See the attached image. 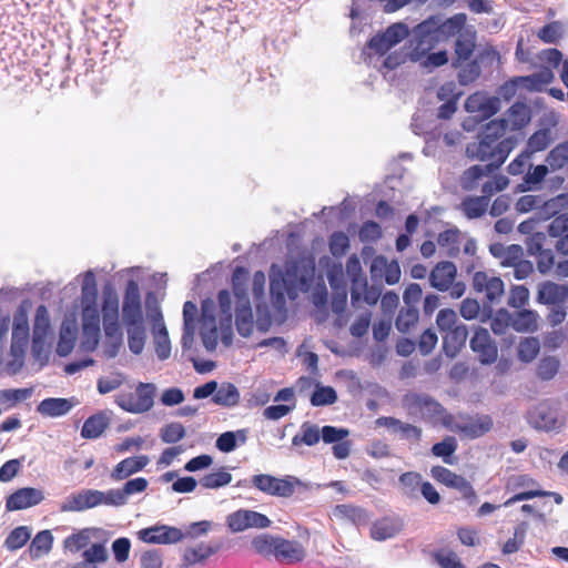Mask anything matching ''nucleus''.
Masks as SVG:
<instances>
[{
  "mask_svg": "<svg viewBox=\"0 0 568 568\" xmlns=\"http://www.w3.org/2000/svg\"><path fill=\"white\" fill-rule=\"evenodd\" d=\"M513 148L514 140L511 138H505L496 143L494 140L481 136L478 142L468 143L466 146L467 156L485 164L470 166L465 171L464 178H503L498 174V170L505 163Z\"/></svg>",
  "mask_w": 568,
  "mask_h": 568,
  "instance_id": "nucleus-1",
  "label": "nucleus"
},
{
  "mask_svg": "<svg viewBox=\"0 0 568 568\" xmlns=\"http://www.w3.org/2000/svg\"><path fill=\"white\" fill-rule=\"evenodd\" d=\"M253 544L258 551L272 552L276 559L291 564L298 562L305 557V550L297 541L283 538L260 537L254 539Z\"/></svg>",
  "mask_w": 568,
  "mask_h": 568,
  "instance_id": "nucleus-2",
  "label": "nucleus"
},
{
  "mask_svg": "<svg viewBox=\"0 0 568 568\" xmlns=\"http://www.w3.org/2000/svg\"><path fill=\"white\" fill-rule=\"evenodd\" d=\"M471 285L475 293L480 296L484 308L499 304L505 293L503 280L484 271L474 273Z\"/></svg>",
  "mask_w": 568,
  "mask_h": 568,
  "instance_id": "nucleus-3",
  "label": "nucleus"
},
{
  "mask_svg": "<svg viewBox=\"0 0 568 568\" xmlns=\"http://www.w3.org/2000/svg\"><path fill=\"white\" fill-rule=\"evenodd\" d=\"M541 209V214L546 219L556 215L559 211L568 209V192L557 194L547 199L542 194H527L523 195L517 201V209L520 212H529L535 209Z\"/></svg>",
  "mask_w": 568,
  "mask_h": 568,
  "instance_id": "nucleus-4",
  "label": "nucleus"
},
{
  "mask_svg": "<svg viewBox=\"0 0 568 568\" xmlns=\"http://www.w3.org/2000/svg\"><path fill=\"white\" fill-rule=\"evenodd\" d=\"M457 276V267L453 262L443 261L437 263L429 274V283L432 287L440 292L450 290V296L459 298L465 292L463 283H455Z\"/></svg>",
  "mask_w": 568,
  "mask_h": 568,
  "instance_id": "nucleus-5",
  "label": "nucleus"
},
{
  "mask_svg": "<svg viewBox=\"0 0 568 568\" xmlns=\"http://www.w3.org/2000/svg\"><path fill=\"white\" fill-rule=\"evenodd\" d=\"M154 395L155 387L153 384L139 383L134 393L121 394L115 402L123 410L140 414L152 408Z\"/></svg>",
  "mask_w": 568,
  "mask_h": 568,
  "instance_id": "nucleus-6",
  "label": "nucleus"
},
{
  "mask_svg": "<svg viewBox=\"0 0 568 568\" xmlns=\"http://www.w3.org/2000/svg\"><path fill=\"white\" fill-rule=\"evenodd\" d=\"M545 242L542 232H535L525 241L528 255L536 258L537 271L542 275L549 274L555 267V254L551 248L544 247Z\"/></svg>",
  "mask_w": 568,
  "mask_h": 568,
  "instance_id": "nucleus-7",
  "label": "nucleus"
},
{
  "mask_svg": "<svg viewBox=\"0 0 568 568\" xmlns=\"http://www.w3.org/2000/svg\"><path fill=\"white\" fill-rule=\"evenodd\" d=\"M297 262H294L286 267L285 274L271 277L270 292L275 303H284L285 295L292 296V288L306 283L304 276L297 277Z\"/></svg>",
  "mask_w": 568,
  "mask_h": 568,
  "instance_id": "nucleus-8",
  "label": "nucleus"
},
{
  "mask_svg": "<svg viewBox=\"0 0 568 568\" xmlns=\"http://www.w3.org/2000/svg\"><path fill=\"white\" fill-rule=\"evenodd\" d=\"M432 21H423L415 28V37L412 40L409 57L413 61H422L424 57L440 43L433 30Z\"/></svg>",
  "mask_w": 568,
  "mask_h": 568,
  "instance_id": "nucleus-9",
  "label": "nucleus"
},
{
  "mask_svg": "<svg viewBox=\"0 0 568 568\" xmlns=\"http://www.w3.org/2000/svg\"><path fill=\"white\" fill-rule=\"evenodd\" d=\"M136 536L142 542L155 545L178 544L185 538L180 528L166 525H155L140 529Z\"/></svg>",
  "mask_w": 568,
  "mask_h": 568,
  "instance_id": "nucleus-10",
  "label": "nucleus"
},
{
  "mask_svg": "<svg viewBox=\"0 0 568 568\" xmlns=\"http://www.w3.org/2000/svg\"><path fill=\"white\" fill-rule=\"evenodd\" d=\"M403 403L409 414L419 415L424 419L438 418L444 412L443 406L428 395L406 394Z\"/></svg>",
  "mask_w": 568,
  "mask_h": 568,
  "instance_id": "nucleus-11",
  "label": "nucleus"
},
{
  "mask_svg": "<svg viewBox=\"0 0 568 568\" xmlns=\"http://www.w3.org/2000/svg\"><path fill=\"white\" fill-rule=\"evenodd\" d=\"M102 491L82 489L70 494L59 506L61 513H81L101 505Z\"/></svg>",
  "mask_w": 568,
  "mask_h": 568,
  "instance_id": "nucleus-12",
  "label": "nucleus"
},
{
  "mask_svg": "<svg viewBox=\"0 0 568 568\" xmlns=\"http://www.w3.org/2000/svg\"><path fill=\"white\" fill-rule=\"evenodd\" d=\"M527 420L536 429L551 432L560 427L557 409L548 402H541L527 413Z\"/></svg>",
  "mask_w": 568,
  "mask_h": 568,
  "instance_id": "nucleus-13",
  "label": "nucleus"
},
{
  "mask_svg": "<svg viewBox=\"0 0 568 568\" xmlns=\"http://www.w3.org/2000/svg\"><path fill=\"white\" fill-rule=\"evenodd\" d=\"M251 484L260 491L271 496L291 497L295 491V486L292 481L267 474L254 475L251 478Z\"/></svg>",
  "mask_w": 568,
  "mask_h": 568,
  "instance_id": "nucleus-14",
  "label": "nucleus"
},
{
  "mask_svg": "<svg viewBox=\"0 0 568 568\" xmlns=\"http://www.w3.org/2000/svg\"><path fill=\"white\" fill-rule=\"evenodd\" d=\"M229 528L234 532L244 531L247 528H266L271 520L263 514L254 510L240 509L230 514L226 518Z\"/></svg>",
  "mask_w": 568,
  "mask_h": 568,
  "instance_id": "nucleus-15",
  "label": "nucleus"
},
{
  "mask_svg": "<svg viewBox=\"0 0 568 568\" xmlns=\"http://www.w3.org/2000/svg\"><path fill=\"white\" fill-rule=\"evenodd\" d=\"M470 348L481 364H491L498 357V349L486 328L478 327L470 338Z\"/></svg>",
  "mask_w": 568,
  "mask_h": 568,
  "instance_id": "nucleus-16",
  "label": "nucleus"
},
{
  "mask_svg": "<svg viewBox=\"0 0 568 568\" xmlns=\"http://www.w3.org/2000/svg\"><path fill=\"white\" fill-rule=\"evenodd\" d=\"M44 499V494L39 488L23 487L9 495L6 499L8 511L22 510L39 505Z\"/></svg>",
  "mask_w": 568,
  "mask_h": 568,
  "instance_id": "nucleus-17",
  "label": "nucleus"
},
{
  "mask_svg": "<svg viewBox=\"0 0 568 568\" xmlns=\"http://www.w3.org/2000/svg\"><path fill=\"white\" fill-rule=\"evenodd\" d=\"M499 104L498 98L475 92L466 99L465 109L469 113H476L479 120H486L498 112Z\"/></svg>",
  "mask_w": 568,
  "mask_h": 568,
  "instance_id": "nucleus-18",
  "label": "nucleus"
},
{
  "mask_svg": "<svg viewBox=\"0 0 568 568\" xmlns=\"http://www.w3.org/2000/svg\"><path fill=\"white\" fill-rule=\"evenodd\" d=\"M426 20L434 23L433 30L439 41L445 42L452 37H458L459 33H464L463 29L466 24L467 17L465 13H457L446 20H442L439 17H430Z\"/></svg>",
  "mask_w": 568,
  "mask_h": 568,
  "instance_id": "nucleus-19",
  "label": "nucleus"
},
{
  "mask_svg": "<svg viewBox=\"0 0 568 568\" xmlns=\"http://www.w3.org/2000/svg\"><path fill=\"white\" fill-rule=\"evenodd\" d=\"M200 323H201L200 335H201L203 345L207 351L212 352L217 346L219 333H217L215 316L213 314V306L206 302L202 304Z\"/></svg>",
  "mask_w": 568,
  "mask_h": 568,
  "instance_id": "nucleus-20",
  "label": "nucleus"
},
{
  "mask_svg": "<svg viewBox=\"0 0 568 568\" xmlns=\"http://www.w3.org/2000/svg\"><path fill=\"white\" fill-rule=\"evenodd\" d=\"M568 300V285L545 281L539 284L537 302L545 305H564Z\"/></svg>",
  "mask_w": 568,
  "mask_h": 568,
  "instance_id": "nucleus-21",
  "label": "nucleus"
},
{
  "mask_svg": "<svg viewBox=\"0 0 568 568\" xmlns=\"http://www.w3.org/2000/svg\"><path fill=\"white\" fill-rule=\"evenodd\" d=\"M328 282L334 291L332 298V311L335 314H342L345 311L347 303L346 285L343 282V267L342 264L334 265L328 273Z\"/></svg>",
  "mask_w": 568,
  "mask_h": 568,
  "instance_id": "nucleus-22",
  "label": "nucleus"
},
{
  "mask_svg": "<svg viewBox=\"0 0 568 568\" xmlns=\"http://www.w3.org/2000/svg\"><path fill=\"white\" fill-rule=\"evenodd\" d=\"M376 425L390 429L394 434H398L402 439L418 443L422 438V428L409 423H404L392 416H382L376 419Z\"/></svg>",
  "mask_w": 568,
  "mask_h": 568,
  "instance_id": "nucleus-23",
  "label": "nucleus"
},
{
  "mask_svg": "<svg viewBox=\"0 0 568 568\" xmlns=\"http://www.w3.org/2000/svg\"><path fill=\"white\" fill-rule=\"evenodd\" d=\"M235 326L243 337H248L253 332L254 321L248 294H242L236 298Z\"/></svg>",
  "mask_w": 568,
  "mask_h": 568,
  "instance_id": "nucleus-24",
  "label": "nucleus"
},
{
  "mask_svg": "<svg viewBox=\"0 0 568 568\" xmlns=\"http://www.w3.org/2000/svg\"><path fill=\"white\" fill-rule=\"evenodd\" d=\"M346 273L351 278V301L352 305L356 307L358 303L359 291L366 287V276L363 273L359 257L352 254L346 262Z\"/></svg>",
  "mask_w": 568,
  "mask_h": 568,
  "instance_id": "nucleus-25",
  "label": "nucleus"
},
{
  "mask_svg": "<svg viewBox=\"0 0 568 568\" xmlns=\"http://www.w3.org/2000/svg\"><path fill=\"white\" fill-rule=\"evenodd\" d=\"M468 337L467 326L459 324L457 327L449 329L443 334V351L446 356L455 357L462 348Z\"/></svg>",
  "mask_w": 568,
  "mask_h": 568,
  "instance_id": "nucleus-26",
  "label": "nucleus"
},
{
  "mask_svg": "<svg viewBox=\"0 0 568 568\" xmlns=\"http://www.w3.org/2000/svg\"><path fill=\"white\" fill-rule=\"evenodd\" d=\"M148 464L149 457L144 455L126 457L114 466L110 476L112 480L120 481L142 470Z\"/></svg>",
  "mask_w": 568,
  "mask_h": 568,
  "instance_id": "nucleus-27",
  "label": "nucleus"
},
{
  "mask_svg": "<svg viewBox=\"0 0 568 568\" xmlns=\"http://www.w3.org/2000/svg\"><path fill=\"white\" fill-rule=\"evenodd\" d=\"M78 402L74 398H45L37 407L42 416L59 417L68 414Z\"/></svg>",
  "mask_w": 568,
  "mask_h": 568,
  "instance_id": "nucleus-28",
  "label": "nucleus"
},
{
  "mask_svg": "<svg viewBox=\"0 0 568 568\" xmlns=\"http://www.w3.org/2000/svg\"><path fill=\"white\" fill-rule=\"evenodd\" d=\"M476 48V33L464 31L455 41L454 58L452 64H460L473 58Z\"/></svg>",
  "mask_w": 568,
  "mask_h": 568,
  "instance_id": "nucleus-29",
  "label": "nucleus"
},
{
  "mask_svg": "<svg viewBox=\"0 0 568 568\" xmlns=\"http://www.w3.org/2000/svg\"><path fill=\"white\" fill-rule=\"evenodd\" d=\"M220 549V542H201L195 547L186 548L183 554V564L185 566H193L195 564L202 562L216 554Z\"/></svg>",
  "mask_w": 568,
  "mask_h": 568,
  "instance_id": "nucleus-30",
  "label": "nucleus"
},
{
  "mask_svg": "<svg viewBox=\"0 0 568 568\" xmlns=\"http://www.w3.org/2000/svg\"><path fill=\"white\" fill-rule=\"evenodd\" d=\"M82 558V561L68 565L65 568H97V564L106 561L108 552L104 545L97 542L83 550Z\"/></svg>",
  "mask_w": 568,
  "mask_h": 568,
  "instance_id": "nucleus-31",
  "label": "nucleus"
},
{
  "mask_svg": "<svg viewBox=\"0 0 568 568\" xmlns=\"http://www.w3.org/2000/svg\"><path fill=\"white\" fill-rule=\"evenodd\" d=\"M507 128L511 131L521 130L525 128L531 119L530 109L523 102L514 103L506 113Z\"/></svg>",
  "mask_w": 568,
  "mask_h": 568,
  "instance_id": "nucleus-32",
  "label": "nucleus"
},
{
  "mask_svg": "<svg viewBox=\"0 0 568 568\" xmlns=\"http://www.w3.org/2000/svg\"><path fill=\"white\" fill-rule=\"evenodd\" d=\"M402 521L395 518L376 520L371 528V537L375 540H386L395 537L402 530Z\"/></svg>",
  "mask_w": 568,
  "mask_h": 568,
  "instance_id": "nucleus-33",
  "label": "nucleus"
},
{
  "mask_svg": "<svg viewBox=\"0 0 568 568\" xmlns=\"http://www.w3.org/2000/svg\"><path fill=\"white\" fill-rule=\"evenodd\" d=\"M538 318V313L531 310H521L516 312L514 316L509 315L510 326L516 332L521 333H532L537 331Z\"/></svg>",
  "mask_w": 568,
  "mask_h": 568,
  "instance_id": "nucleus-34",
  "label": "nucleus"
},
{
  "mask_svg": "<svg viewBox=\"0 0 568 568\" xmlns=\"http://www.w3.org/2000/svg\"><path fill=\"white\" fill-rule=\"evenodd\" d=\"M49 320L47 317V308L43 305H40L37 310L36 323L33 328L32 336V349L33 352L40 353L44 342L45 336L49 329Z\"/></svg>",
  "mask_w": 568,
  "mask_h": 568,
  "instance_id": "nucleus-35",
  "label": "nucleus"
},
{
  "mask_svg": "<svg viewBox=\"0 0 568 568\" xmlns=\"http://www.w3.org/2000/svg\"><path fill=\"white\" fill-rule=\"evenodd\" d=\"M109 422L110 420L108 416L102 412L90 416L83 423L81 436L85 439H94L100 437L103 434V432L108 428Z\"/></svg>",
  "mask_w": 568,
  "mask_h": 568,
  "instance_id": "nucleus-36",
  "label": "nucleus"
},
{
  "mask_svg": "<svg viewBox=\"0 0 568 568\" xmlns=\"http://www.w3.org/2000/svg\"><path fill=\"white\" fill-rule=\"evenodd\" d=\"M320 440L321 428L318 425L311 422H304L300 427V432L293 436L292 445L296 447L302 445L314 446L318 444Z\"/></svg>",
  "mask_w": 568,
  "mask_h": 568,
  "instance_id": "nucleus-37",
  "label": "nucleus"
},
{
  "mask_svg": "<svg viewBox=\"0 0 568 568\" xmlns=\"http://www.w3.org/2000/svg\"><path fill=\"white\" fill-rule=\"evenodd\" d=\"M212 400L220 406L233 407L240 402V392L234 384L222 383L221 386L216 388Z\"/></svg>",
  "mask_w": 568,
  "mask_h": 568,
  "instance_id": "nucleus-38",
  "label": "nucleus"
},
{
  "mask_svg": "<svg viewBox=\"0 0 568 568\" xmlns=\"http://www.w3.org/2000/svg\"><path fill=\"white\" fill-rule=\"evenodd\" d=\"M458 69V81L462 85H467L475 82L481 73L480 62L477 58L466 60L460 64H452Z\"/></svg>",
  "mask_w": 568,
  "mask_h": 568,
  "instance_id": "nucleus-39",
  "label": "nucleus"
},
{
  "mask_svg": "<svg viewBox=\"0 0 568 568\" xmlns=\"http://www.w3.org/2000/svg\"><path fill=\"white\" fill-rule=\"evenodd\" d=\"M493 422L490 417L471 419L458 426L462 434L469 438H477L490 430Z\"/></svg>",
  "mask_w": 568,
  "mask_h": 568,
  "instance_id": "nucleus-40",
  "label": "nucleus"
},
{
  "mask_svg": "<svg viewBox=\"0 0 568 568\" xmlns=\"http://www.w3.org/2000/svg\"><path fill=\"white\" fill-rule=\"evenodd\" d=\"M103 328L105 336L111 341L110 349H108L109 357H114L119 348L122 346L123 334L118 320H105L103 321Z\"/></svg>",
  "mask_w": 568,
  "mask_h": 568,
  "instance_id": "nucleus-41",
  "label": "nucleus"
},
{
  "mask_svg": "<svg viewBox=\"0 0 568 568\" xmlns=\"http://www.w3.org/2000/svg\"><path fill=\"white\" fill-rule=\"evenodd\" d=\"M552 142V134L549 128H544L534 132L527 142L525 151L532 155L536 152L545 151Z\"/></svg>",
  "mask_w": 568,
  "mask_h": 568,
  "instance_id": "nucleus-42",
  "label": "nucleus"
},
{
  "mask_svg": "<svg viewBox=\"0 0 568 568\" xmlns=\"http://www.w3.org/2000/svg\"><path fill=\"white\" fill-rule=\"evenodd\" d=\"M399 487L403 495L408 498H416L417 491L420 489L422 481L420 474L416 471H406L403 473L399 478Z\"/></svg>",
  "mask_w": 568,
  "mask_h": 568,
  "instance_id": "nucleus-43",
  "label": "nucleus"
},
{
  "mask_svg": "<svg viewBox=\"0 0 568 568\" xmlns=\"http://www.w3.org/2000/svg\"><path fill=\"white\" fill-rule=\"evenodd\" d=\"M462 207L468 219L480 217L488 207V196H467L463 200Z\"/></svg>",
  "mask_w": 568,
  "mask_h": 568,
  "instance_id": "nucleus-44",
  "label": "nucleus"
},
{
  "mask_svg": "<svg viewBox=\"0 0 568 568\" xmlns=\"http://www.w3.org/2000/svg\"><path fill=\"white\" fill-rule=\"evenodd\" d=\"M546 163L552 171L568 168V141L556 145L547 155Z\"/></svg>",
  "mask_w": 568,
  "mask_h": 568,
  "instance_id": "nucleus-45",
  "label": "nucleus"
},
{
  "mask_svg": "<svg viewBox=\"0 0 568 568\" xmlns=\"http://www.w3.org/2000/svg\"><path fill=\"white\" fill-rule=\"evenodd\" d=\"M91 540V535L89 529H81L70 536H68L63 540V548L65 551L71 554H77L80 550H85Z\"/></svg>",
  "mask_w": 568,
  "mask_h": 568,
  "instance_id": "nucleus-46",
  "label": "nucleus"
},
{
  "mask_svg": "<svg viewBox=\"0 0 568 568\" xmlns=\"http://www.w3.org/2000/svg\"><path fill=\"white\" fill-rule=\"evenodd\" d=\"M432 558L439 568H466L458 555L447 548H440L432 552Z\"/></svg>",
  "mask_w": 568,
  "mask_h": 568,
  "instance_id": "nucleus-47",
  "label": "nucleus"
},
{
  "mask_svg": "<svg viewBox=\"0 0 568 568\" xmlns=\"http://www.w3.org/2000/svg\"><path fill=\"white\" fill-rule=\"evenodd\" d=\"M128 331V345L130 351L139 355L143 352L144 345H145V327L144 324L142 325H134V326H126Z\"/></svg>",
  "mask_w": 568,
  "mask_h": 568,
  "instance_id": "nucleus-48",
  "label": "nucleus"
},
{
  "mask_svg": "<svg viewBox=\"0 0 568 568\" xmlns=\"http://www.w3.org/2000/svg\"><path fill=\"white\" fill-rule=\"evenodd\" d=\"M32 395V388H14L0 390V404L6 409L14 407L18 403L28 399Z\"/></svg>",
  "mask_w": 568,
  "mask_h": 568,
  "instance_id": "nucleus-49",
  "label": "nucleus"
},
{
  "mask_svg": "<svg viewBox=\"0 0 568 568\" xmlns=\"http://www.w3.org/2000/svg\"><path fill=\"white\" fill-rule=\"evenodd\" d=\"M418 318V310L414 306H408L399 311L395 321V326L400 333H407L417 324Z\"/></svg>",
  "mask_w": 568,
  "mask_h": 568,
  "instance_id": "nucleus-50",
  "label": "nucleus"
},
{
  "mask_svg": "<svg viewBox=\"0 0 568 568\" xmlns=\"http://www.w3.org/2000/svg\"><path fill=\"white\" fill-rule=\"evenodd\" d=\"M231 480H232V475L227 470L221 468L216 471L204 475L200 479V484L204 488L216 489V488L229 485L231 483Z\"/></svg>",
  "mask_w": 568,
  "mask_h": 568,
  "instance_id": "nucleus-51",
  "label": "nucleus"
},
{
  "mask_svg": "<svg viewBox=\"0 0 568 568\" xmlns=\"http://www.w3.org/2000/svg\"><path fill=\"white\" fill-rule=\"evenodd\" d=\"M527 532V524L520 523L514 529V537L509 538L503 546L501 551L504 555L517 552L525 544Z\"/></svg>",
  "mask_w": 568,
  "mask_h": 568,
  "instance_id": "nucleus-52",
  "label": "nucleus"
},
{
  "mask_svg": "<svg viewBox=\"0 0 568 568\" xmlns=\"http://www.w3.org/2000/svg\"><path fill=\"white\" fill-rule=\"evenodd\" d=\"M30 530L26 526H19L11 530L4 540V546L9 550H18L22 548L30 539Z\"/></svg>",
  "mask_w": 568,
  "mask_h": 568,
  "instance_id": "nucleus-53",
  "label": "nucleus"
},
{
  "mask_svg": "<svg viewBox=\"0 0 568 568\" xmlns=\"http://www.w3.org/2000/svg\"><path fill=\"white\" fill-rule=\"evenodd\" d=\"M220 311H221V325L231 329L232 325V295L227 290H222L217 295Z\"/></svg>",
  "mask_w": 568,
  "mask_h": 568,
  "instance_id": "nucleus-54",
  "label": "nucleus"
},
{
  "mask_svg": "<svg viewBox=\"0 0 568 568\" xmlns=\"http://www.w3.org/2000/svg\"><path fill=\"white\" fill-rule=\"evenodd\" d=\"M337 400L336 390L332 386H317L311 396L313 406L332 405Z\"/></svg>",
  "mask_w": 568,
  "mask_h": 568,
  "instance_id": "nucleus-55",
  "label": "nucleus"
},
{
  "mask_svg": "<svg viewBox=\"0 0 568 568\" xmlns=\"http://www.w3.org/2000/svg\"><path fill=\"white\" fill-rule=\"evenodd\" d=\"M564 34L562 23L552 21L539 29L537 36L544 43H557Z\"/></svg>",
  "mask_w": 568,
  "mask_h": 568,
  "instance_id": "nucleus-56",
  "label": "nucleus"
},
{
  "mask_svg": "<svg viewBox=\"0 0 568 568\" xmlns=\"http://www.w3.org/2000/svg\"><path fill=\"white\" fill-rule=\"evenodd\" d=\"M53 544V536L50 530L39 531L31 541L30 550L36 556L48 554Z\"/></svg>",
  "mask_w": 568,
  "mask_h": 568,
  "instance_id": "nucleus-57",
  "label": "nucleus"
},
{
  "mask_svg": "<svg viewBox=\"0 0 568 568\" xmlns=\"http://www.w3.org/2000/svg\"><path fill=\"white\" fill-rule=\"evenodd\" d=\"M540 345L537 338L526 337L518 345V357L520 361L529 363L537 357Z\"/></svg>",
  "mask_w": 568,
  "mask_h": 568,
  "instance_id": "nucleus-58",
  "label": "nucleus"
},
{
  "mask_svg": "<svg viewBox=\"0 0 568 568\" xmlns=\"http://www.w3.org/2000/svg\"><path fill=\"white\" fill-rule=\"evenodd\" d=\"M328 246L334 257H342L349 248V239L344 232H334L329 236Z\"/></svg>",
  "mask_w": 568,
  "mask_h": 568,
  "instance_id": "nucleus-59",
  "label": "nucleus"
},
{
  "mask_svg": "<svg viewBox=\"0 0 568 568\" xmlns=\"http://www.w3.org/2000/svg\"><path fill=\"white\" fill-rule=\"evenodd\" d=\"M457 449V442L455 437L447 436L442 442L436 443L432 447V453L436 457H442L445 463L450 464V456L456 452Z\"/></svg>",
  "mask_w": 568,
  "mask_h": 568,
  "instance_id": "nucleus-60",
  "label": "nucleus"
},
{
  "mask_svg": "<svg viewBox=\"0 0 568 568\" xmlns=\"http://www.w3.org/2000/svg\"><path fill=\"white\" fill-rule=\"evenodd\" d=\"M509 128H507V121L503 119L491 120L485 125L481 136L494 140V142L499 143L504 139H501Z\"/></svg>",
  "mask_w": 568,
  "mask_h": 568,
  "instance_id": "nucleus-61",
  "label": "nucleus"
},
{
  "mask_svg": "<svg viewBox=\"0 0 568 568\" xmlns=\"http://www.w3.org/2000/svg\"><path fill=\"white\" fill-rule=\"evenodd\" d=\"M559 366L560 363L556 357H544L538 363L537 376L542 381H550L557 375Z\"/></svg>",
  "mask_w": 568,
  "mask_h": 568,
  "instance_id": "nucleus-62",
  "label": "nucleus"
},
{
  "mask_svg": "<svg viewBox=\"0 0 568 568\" xmlns=\"http://www.w3.org/2000/svg\"><path fill=\"white\" fill-rule=\"evenodd\" d=\"M383 230L377 222L366 221L358 231L359 241L363 243H374L381 240Z\"/></svg>",
  "mask_w": 568,
  "mask_h": 568,
  "instance_id": "nucleus-63",
  "label": "nucleus"
},
{
  "mask_svg": "<svg viewBox=\"0 0 568 568\" xmlns=\"http://www.w3.org/2000/svg\"><path fill=\"white\" fill-rule=\"evenodd\" d=\"M551 222L547 226V232L550 237L560 239L568 233V213H560L551 215Z\"/></svg>",
  "mask_w": 568,
  "mask_h": 568,
  "instance_id": "nucleus-64",
  "label": "nucleus"
}]
</instances>
